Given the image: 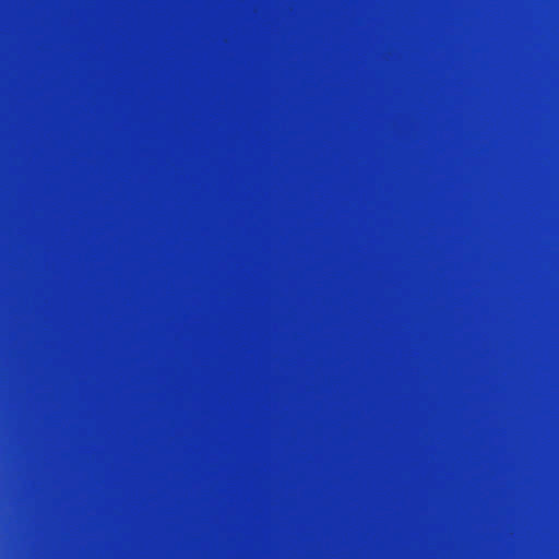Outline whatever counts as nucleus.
<instances>
[{
  "label": "nucleus",
  "instance_id": "nucleus-1",
  "mask_svg": "<svg viewBox=\"0 0 559 559\" xmlns=\"http://www.w3.org/2000/svg\"><path fill=\"white\" fill-rule=\"evenodd\" d=\"M234 253H443L445 257V467H454V247H234Z\"/></svg>",
  "mask_w": 559,
  "mask_h": 559
},
{
  "label": "nucleus",
  "instance_id": "nucleus-2",
  "mask_svg": "<svg viewBox=\"0 0 559 559\" xmlns=\"http://www.w3.org/2000/svg\"><path fill=\"white\" fill-rule=\"evenodd\" d=\"M228 245H454V25H445L444 240H228Z\"/></svg>",
  "mask_w": 559,
  "mask_h": 559
},
{
  "label": "nucleus",
  "instance_id": "nucleus-3",
  "mask_svg": "<svg viewBox=\"0 0 559 559\" xmlns=\"http://www.w3.org/2000/svg\"><path fill=\"white\" fill-rule=\"evenodd\" d=\"M465 253H559V247H456V467H459V258Z\"/></svg>",
  "mask_w": 559,
  "mask_h": 559
},
{
  "label": "nucleus",
  "instance_id": "nucleus-4",
  "mask_svg": "<svg viewBox=\"0 0 559 559\" xmlns=\"http://www.w3.org/2000/svg\"><path fill=\"white\" fill-rule=\"evenodd\" d=\"M459 24H456V90L459 88ZM459 92L456 91V245H559V240H466L459 230Z\"/></svg>",
  "mask_w": 559,
  "mask_h": 559
}]
</instances>
